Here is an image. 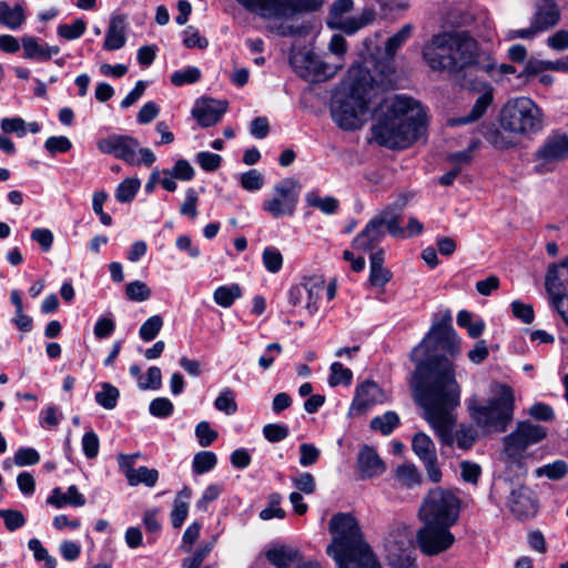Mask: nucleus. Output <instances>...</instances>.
Wrapping results in <instances>:
<instances>
[{
    "label": "nucleus",
    "instance_id": "1",
    "mask_svg": "<svg viewBox=\"0 0 568 568\" xmlns=\"http://www.w3.org/2000/svg\"><path fill=\"white\" fill-rule=\"evenodd\" d=\"M440 348L450 357L460 353V338L448 316L433 324L429 332L409 353L415 368L409 386L424 418L443 440L448 442L456 424L455 409L460 405L462 388L452 359L438 354Z\"/></svg>",
    "mask_w": 568,
    "mask_h": 568
},
{
    "label": "nucleus",
    "instance_id": "2",
    "mask_svg": "<svg viewBox=\"0 0 568 568\" xmlns=\"http://www.w3.org/2000/svg\"><path fill=\"white\" fill-rule=\"evenodd\" d=\"M423 58L432 70L463 77L484 72L490 74L495 63L480 60L477 41L467 32H440L423 48Z\"/></svg>",
    "mask_w": 568,
    "mask_h": 568
},
{
    "label": "nucleus",
    "instance_id": "3",
    "mask_svg": "<svg viewBox=\"0 0 568 568\" xmlns=\"http://www.w3.org/2000/svg\"><path fill=\"white\" fill-rule=\"evenodd\" d=\"M426 131V113L419 103L406 95H395L389 108L372 126L374 140L392 150L412 145Z\"/></svg>",
    "mask_w": 568,
    "mask_h": 568
},
{
    "label": "nucleus",
    "instance_id": "4",
    "mask_svg": "<svg viewBox=\"0 0 568 568\" xmlns=\"http://www.w3.org/2000/svg\"><path fill=\"white\" fill-rule=\"evenodd\" d=\"M332 541L326 548L337 568H382L366 541L358 520L349 513H337L328 523Z\"/></svg>",
    "mask_w": 568,
    "mask_h": 568
},
{
    "label": "nucleus",
    "instance_id": "5",
    "mask_svg": "<svg viewBox=\"0 0 568 568\" xmlns=\"http://www.w3.org/2000/svg\"><path fill=\"white\" fill-rule=\"evenodd\" d=\"M374 79L363 65H353L347 78L334 92L329 112L336 125L344 131H354L362 125L361 118L368 111Z\"/></svg>",
    "mask_w": 568,
    "mask_h": 568
},
{
    "label": "nucleus",
    "instance_id": "6",
    "mask_svg": "<svg viewBox=\"0 0 568 568\" xmlns=\"http://www.w3.org/2000/svg\"><path fill=\"white\" fill-rule=\"evenodd\" d=\"M471 419L487 432L504 433L514 419L515 394L507 384H499L497 395L486 404H468Z\"/></svg>",
    "mask_w": 568,
    "mask_h": 568
},
{
    "label": "nucleus",
    "instance_id": "7",
    "mask_svg": "<svg viewBox=\"0 0 568 568\" xmlns=\"http://www.w3.org/2000/svg\"><path fill=\"white\" fill-rule=\"evenodd\" d=\"M246 11L264 20H288L317 11L324 0H235Z\"/></svg>",
    "mask_w": 568,
    "mask_h": 568
},
{
    "label": "nucleus",
    "instance_id": "8",
    "mask_svg": "<svg viewBox=\"0 0 568 568\" xmlns=\"http://www.w3.org/2000/svg\"><path fill=\"white\" fill-rule=\"evenodd\" d=\"M500 124L513 133H536L542 128L541 111L530 98L519 97L503 108Z\"/></svg>",
    "mask_w": 568,
    "mask_h": 568
},
{
    "label": "nucleus",
    "instance_id": "9",
    "mask_svg": "<svg viewBox=\"0 0 568 568\" xmlns=\"http://www.w3.org/2000/svg\"><path fill=\"white\" fill-rule=\"evenodd\" d=\"M97 148L101 153L112 155L132 166L143 164L150 168L156 160L150 149L141 148L135 138L126 134L113 133L99 139Z\"/></svg>",
    "mask_w": 568,
    "mask_h": 568
},
{
    "label": "nucleus",
    "instance_id": "10",
    "mask_svg": "<svg viewBox=\"0 0 568 568\" xmlns=\"http://www.w3.org/2000/svg\"><path fill=\"white\" fill-rule=\"evenodd\" d=\"M459 498L449 489L440 487L430 489L419 510L423 521L453 526L458 520Z\"/></svg>",
    "mask_w": 568,
    "mask_h": 568
},
{
    "label": "nucleus",
    "instance_id": "11",
    "mask_svg": "<svg viewBox=\"0 0 568 568\" xmlns=\"http://www.w3.org/2000/svg\"><path fill=\"white\" fill-rule=\"evenodd\" d=\"M301 189L300 182L294 178L281 180L274 185L273 195L263 201V211L273 219L293 216L298 204Z\"/></svg>",
    "mask_w": 568,
    "mask_h": 568
},
{
    "label": "nucleus",
    "instance_id": "12",
    "mask_svg": "<svg viewBox=\"0 0 568 568\" xmlns=\"http://www.w3.org/2000/svg\"><path fill=\"white\" fill-rule=\"evenodd\" d=\"M424 526L417 531V544L420 551L427 556H435L447 550L455 541L449 531L452 526L430 524L424 521Z\"/></svg>",
    "mask_w": 568,
    "mask_h": 568
},
{
    "label": "nucleus",
    "instance_id": "13",
    "mask_svg": "<svg viewBox=\"0 0 568 568\" xmlns=\"http://www.w3.org/2000/svg\"><path fill=\"white\" fill-rule=\"evenodd\" d=\"M459 83L465 89L480 92L470 112L455 120L456 124H468L479 120L486 113L494 101V88L488 82L479 80L477 73L463 75Z\"/></svg>",
    "mask_w": 568,
    "mask_h": 568
},
{
    "label": "nucleus",
    "instance_id": "14",
    "mask_svg": "<svg viewBox=\"0 0 568 568\" xmlns=\"http://www.w3.org/2000/svg\"><path fill=\"white\" fill-rule=\"evenodd\" d=\"M546 436L547 432L544 426L520 422L515 430L504 437L505 450L510 457L518 456L527 447L540 443Z\"/></svg>",
    "mask_w": 568,
    "mask_h": 568
},
{
    "label": "nucleus",
    "instance_id": "15",
    "mask_svg": "<svg viewBox=\"0 0 568 568\" xmlns=\"http://www.w3.org/2000/svg\"><path fill=\"white\" fill-rule=\"evenodd\" d=\"M568 158V135L554 133L548 135L544 143L535 153V159L539 162L535 171L546 173L554 170L552 164L564 161Z\"/></svg>",
    "mask_w": 568,
    "mask_h": 568
},
{
    "label": "nucleus",
    "instance_id": "16",
    "mask_svg": "<svg viewBox=\"0 0 568 568\" xmlns=\"http://www.w3.org/2000/svg\"><path fill=\"white\" fill-rule=\"evenodd\" d=\"M290 63L300 78L314 83L325 81L334 74L329 65L311 51L293 53Z\"/></svg>",
    "mask_w": 568,
    "mask_h": 568
},
{
    "label": "nucleus",
    "instance_id": "17",
    "mask_svg": "<svg viewBox=\"0 0 568 568\" xmlns=\"http://www.w3.org/2000/svg\"><path fill=\"white\" fill-rule=\"evenodd\" d=\"M412 448L423 462L428 479L435 484L439 483L443 474L438 466L436 447L432 438L425 433H417L413 437Z\"/></svg>",
    "mask_w": 568,
    "mask_h": 568
},
{
    "label": "nucleus",
    "instance_id": "18",
    "mask_svg": "<svg viewBox=\"0 0 568 568\" xmlns=\"http://www.w3.org/2000/svg\"><path fill=\"white\" fill-rule=\"evenodd\" d=\"M384 393L379 385L371 379L358 384L351 404L349 414L362 415L376 404L383 403Z\"/></svg>",
    "mask_w": 568,
    "mask_h": 568
},
{
    "label": "nucleus",
    "instance_id": "19",
    "mask_svg": "<svg viewBox=\"0 0 568 568\" xmlns=\"http://www.w3.org/2000/svg\"><path fill=\"white\" fill-rule=\"evenodd\" d=\"M508 507L510 513L518 520H526L536 515L538 510V501L532 496L530 489L526 486H520L510 491L508 497Z\"/></svg>",
    "mask_w": 568,
    "mask_h": 568
},
{
    "label": "nucleus",
    "instance_id": "20",
    "mask_svg": "<svg viewBox=\"0 0 568 568\" xmlns=\"http://www.w3.org/2000/svg\"><path fill=\"white\" fill-rule=\"evenodd\" d=\"M226 110V101L210 98L202 99L192 109V116L201 128H209L219 123Z\"/></svg>",
    "mask_w": 568,
    "mask_h": 568
},
{
    "label": "nucleus",
    "instance_id": "21",
    "mask_svg": "<svg viewBox=\"0 0 568 568\" xmlns=\"http://www.w3.org/2000/svg\"><path fill=\"white\" fill-rule=\"evenodd\" d=\"M545 285L551 302L568 297V257L548 268Z\"/></svg>",
    "mask_w": 568,
    "mask_h": 568
},
{
    "label": "nucleus",
    "instance_id": "22",
    "mask_svg": "<svg viewBox=\"0 0 568 568\" xmlns=\"http://www.w3.org/2000/svg\"><path fill=\"white\" fill-rule=\"evenodd\" d=\"M387 561L392 568H419L410 539L405 538L388 545Z\"/></svg>",
    "mask_w": 568,
    "mask_h": 568
},
{
    "label": "nucleus",
    "instance_id": "23",
    "mask_svg": "<svg viewBox=\"0 0 568 568\" xmlns=\"http://www.w3.org/2000/svg\"><path fill=\"white\" fill-rule=\"evenodd\" d=\"M384 236V221L379 217H373L353 240L352 246L362 252L372 251L382 242Z\"/></svg>",
    "mask_w": 568,
    "mask_h": 568
},
{
    "label": "nucleus",
    "instance_id": "24",
    "mask_svg": "<svg viewBox=\"0 0 568 568\" xmlns=\"http://www.w3.org/2000/svg\"><path fill=\"white\" fill-rule=\"evenodd\" d=\"M356 465L361 479L377 477L386 469L377 452L367 445L359 450Z\"/></svg>",
    "mask_w": 568,
    "mask_h": 568
},
{
    "label": "nucleus",
    "instance_id": "25",
    "mask_svg": "<svg viewBox=\"0 0 568 568\" xmlns=\"http://www.w3.org/2000/svg\"><path fill=\"white\" fill-rule=\"evenodd\" d=\"M560 20V10L555 0H538L531 19L532 26L540 32L555 27Z\"/></svg>",
    "mask_w": 568,
    "mask_h": 568
},
{
    "label": "nucleus",
    "instance_id": "26",
    "mask_svg": "<svg viewBox=\"0 0 568 568\" xmlns=\"http://www.w3.org/2000/svg\"><path fill=\"white\" fill-rule=\"evenodd\" d=\"M87 503V499L83 494H81L75 485H71L68 487L67 493H63L60 487H55L51 490V494L47 498V504L53 506L57 509L63 508L65 506L72 507H83Z\"/></svg>",
    "mask_w": 568,
    "mask_h": 568
},
{
    "label": "nucleus",
    "instance_id": "27",
    "mask_svg": "<svg viewBox=\"0 0 568 568\" xmlns=\"http://www.w3.org/2000/svg\"><path fill=\"white\" fill-rule=\"evenodd\" d=\"M125 17L123 14L113 16L106 29L103 49L116 51L125 45Z\"/></svg>",
    "mask_w": 568,
    "mask_h": 568
},
{
    "label": "nucleus",
    "instance_id": "28",
    "mask_svg": "<svg viewBox=\"0 0 568 568\" xmlns=\"http://www.w3.org/2000/svg\"><path fill=\"white\" fill-rule=\"evenodd\" d=\"M26 12L21 3L10 7L7 1H0V24L17 30L26 22Z\"/></svg>",
    "mask_w": 568,
    "mask_h": 568
},
{
    "label": "nucleus",
    "instance_id": "29",
    "mask_svg": "<svg viewBox=\"0 0 568 568\" xmlns=\"http://www.w3.org/2000/svg\"><path fill=\"white\" fill-rule=\"evenodd\" d=\"M304 284L307 290L304 307L310 315H313L318 311V301L324 292L325 283L321 276H310L304 278Z\"/></svg>",
    "mask_w": 568,
    "mask_h": 568
},
{
    "label": "nucleus",
    "instance_id": "30",
    "mask_svg": "<svg viewBox=\"0 0 568 568\" xmlns=\"http://www.w3.org/2000/svg\"><path fill=\"white\" fill-rule=\"evenodd\" d=\"M298 552L290 547L280 546L265 552L266 559L276 568H288L297 558Z\"/></svg>",
    "mask_w": 568,
    "mask_h": 568
},
{
    "label": "nucleus",
    "instance_id": "31",
    "mask_svg": "<svg viewBox=\"0 0 568 568\" xmlns=\"http://www.w3.org/2000/svg\"><path fill=\"white\" fill-rule=\"evenodd\" d=\"M305 201L307 205L316 207L324 214H335L339 207V202L334 196L320 197L317 192L311 191L306 193Z\"/></svg>",
    "mask_w": 568,
    "mask_h": 568
},
{
    "label": "nucleus",
    "instance_id": "32",
    "mask_svg": "<svg viewBox=\"0 0 568 568\" xmlns=\"http://www.w3.org/2000/svg\"><path fill=\"white\" fill-rule=\"evenodd\" d=\"M241 296L242 290L239 284L219 286L213 294L214 302L224 308L231 307Z\"/></svg>",
    "mask_w": 568,
    "mask_h": 568
},
{
    "label": "nucleus",
    "instance_id": "33",
    "mask_svg": "<svg viewBox=\"0 0 568 568\" xmlns=\"http://www.w3.org/2000/svg\"><path fill=\"white\" fill-rule=\"evenodd\" d=\"M399 425V416L393 410H388L382 416H375L371 420V428L378 430L381 434L388 436Z\"/></svg>",
    "mask_w": 568,
    "mask_h": 568
},
{
    "label": "nucleus",
    "instance_id": "34",
    "mask_svg": "<svg viewBox=\"0 0 568 568\" xmlns=\"http://www.w3.org/2000/svg\"><path fill=\"white\" fill-rule=\"evenodd\" d=\"M141 182L136 178L124 179L115 190V200L120 203H130L140 190Z\"/></svg>",
    "mask_w": 568,
    "mask_h": 568
},
{
    "label": "nucleus",
    "instance_id": "35",
    "mask_svg": "<svg viewBox=\"0 0 568 568\" xmlns=\"http://www.w3.org/2000/svg\"><path fill=\"white\" fill-rule=\"evenodd\" d=\"M568 474V464L562 459L546 464L535 470L536 477H547L550 480H560Z\"/></svg>",
    "mask_w": 568,
    "mask_h": 568
},
{
    "label": "nucleus",
    "instance_id": "36",
    "mask_svg": "<svg viewBox=\"0 0 568 568\" xmlns=\"http://www.w3.org/2000/svg\"><path fill=\"white\" fill-rule=\"evenodd\" d=\"M159 479V471L154 468H148L145 466H140L136 468L134 474L128 475V483L130 486H138L140 484L145 485L146 487H154Z\"/></svg>",
    "mask_w": 568,
    "mask_h": 568
},
{
    "label": "nucleus",
    "instance_id": "37",
    "mask_svg": "<svg viewBox=\"0 0 568 568\" xmlns=\"http://www.w3.org/2000/svg\"><path fill=\"white\" fill-rule=\"evenodd\" d=\"M217 464L215 453L210 450L199 452L194 455L192 462V471L202 475L212 470Z\"/></svg>",
    "mask_w": 568,
    "mask_h": 568
},
{
    "label": "nucleus",
    "instance_id": "38",
    "mask_svg": "<svg viewBox=\"0 0 568 568\" xmlns=\"http://www.w3.org/2000/svg\"><path fill=\"white\" fill-rule=\"evenodd\" d=\"M21 44L24 59L44 61V44H41L36 37L23 36L21 38Z\"/></svg>",
    "mask_w": 568,
    "mask_h": 568
},
{
    "label": "nucleus",
    "instance_id": "39",
    "mask_svg": "<svg viewBox=\"0 0 568 568\" xmlns=\"http://www.w3.org/2000/svg\"><path fill=\"white\" fill-rule=\"evenodd\" d=\"M120 397L119 389L110 383H103L102 389L95 393V402L105 409H113Z\"/></svg>",
    "mask_w": 568,
    "mask_h": 568
},
{
    "label": "nucleus",
    "instance_id": "40",
    "mask_svg": "<svg viewBox=\"0 0 568 568\" xmlns=\"http://www.w3.org/2000/svg\"><path fill=\"white\" fill-rule=\"evenodd\" d=\"M331 374L328 376V384L331 387H336L338 385L349 386L353 381V373L349 368L344 367V365L339 362L332 363Z\"/></svg>",
    "mask_w": 568,
    "mask_h": 568
},
{
    "label": "nucleus",
    "instance_id": "41",
    "mask_svg": "<svg viewBox=\"0 0 568 568\" xmlns=\"http://www.w3.org/2000/svg\"><path fill=\"white\" fill-rule=\"evenodd\" d=\"M214 407L226 415L235 414L237 412V404L234 390L230 387L223 388L214 400Z\"/></svg>",
    "mask_w": 568,
    "mask_h": 568
},
{
    "label": "nucleus",
    "instance_id": "42",
    "mask_svg": "<svg viewBox=\"0 0 568 568\" xmlns=\"http://www.w3.org/2000/svg\"><path fill=\"white\" fill-rule=\"evenodd\" d=\"M201 79V71L196 67H187L183 70L174 71L171 77V83L175 87L196 83Z\"/></svg>",
    "mask_w": 568,
    "mask_h": 568
},
{
    "label": "nucleus",
    "instance_id": "43",
    "mask_svg": "<svg viewBox=\"0 0 568 568\" xmlns=\"http://www.w3.org/2000/svg\"><path fill=\"white\" fill-rule=\"evenodd\" d=\"M163 326V318L161 315H153L149 317L140 327L139 336L144 342L155 339Z\"/></svg>",
    "mask_w": 568,
    "mask_h": 568
},
{
    "label": "nucleus",
    "instance_id": "44",
    "mask_svg": "<svg viewBox=\"0 0 568 568\" xmlns=\"http://www.w3.org/2000/svg\"><path fill=\"white\" fill-rule=\"evenodd\" d=\"M151 294V288L142 281L135 280L125 285V295L130 301L144 302Z\"/></svg>",
    "mask_w": 568,
    "mask_h": 568
},
{
    "label": "nucleus",
    "instance_id": "45",
    "mask_svg": "<svg viewBox=\"0 0 568 568\" xmlns=\"http://www.w3.org/2000/svg\"><path fill=\"white\" fill-rule=\"evenodd\" d=\"M87 22L83 19H75L71 24H60L58 27V36L65 40H75L84 34Z\"/></svg>",
    "mask_w": 568,
    "mask_h": 568
},
{
    "label": "nucleus",
    "instance_id": "46",
    "mask_svg": "<svg viewBox=\"0 0 568 568\" xmlns=\"http://www.w3.org/2000/svg\"><path fill=\"white\" fill-rule=\"evenodd\" d=\"M262 261L264 267L270 273H277L281 271L283 266V256L278 248L273 246H267L264 248L262 253Z\"/></svg>",
    "mask_w": 568,
    "mask_h": 568
},
{
    "label": "nucleus",
    "instance_id": "47",
    "mask_svg": "<svg viewBox=\"0 0 568 568\" xmlns=\"http://www.w3.org/2000/svg\"><path fill=\"white\" fill-rule=\"evenodd\" d=\"M282 496L278 493H273L268 496V505L266 508L261 510L260 518L263 520H270L273 518L283 519L286 515L285 510L280 507Z\"/></svg>",
    "mask_w": 568,
    "mask_h": 568
},
{
    "label": "nucleus",
    "instance_id": "48",
    "mask_svg": "<svg viewBox=\"0 0 568 568\" xmlns=\"http://www.w3.org/2000/svg\"><path fill=\"white\" fill-rule=\"evenodd\" d=\"M164 175H171L180 181H191L194 178V169L187 160L180 159L175 162L172 170L164 169Z\"/></svg>",
    "mask_w": 568,
    "mask_h": 568
},
{
    "label": "nucleus",
    "instance_id": "49",
    "mask_svg": "<svg viewBox=\"0 0 568 568\" xmlns=\"http://www.w3.org/2000/svg\"><path fill=\"white\" fill-rule=\"evenodd\" d=\"M395 476L402 485L409 488L420 483V475L414 465L398 466Z\"/></svg>",
    "mask_w": 568,
    "mask_h": 568
},
{
    "label": "nucleus",
    "instance_id": "50",
    "mask_svg": "<svg viewBox=\"0 0 568 568\" xmlns=\"http://www.w3.org/2000/svg\"><path fill=\"white\" fill-rule=\"evenodd\" d=\"M412 27L409 24H405L400 28L398 32L387 39L385 43V52L387 55L392 57L396 53V51L407 41L410 37Z\"/></svg>",
    "mask_w": 568,
    "mask_h": 568
},
{
    "label": "nucleus",
    "instance_id": "51",
    "mask_svg": "<svg viewBox=\"0 0 568 568\" xmlns=\"http://www.w3.org/2000/svg\"><path fill=\"white\" fill-rule=\"evenodd\" d=\"M28 548L33 552V557L37 561H43L45 568H55L57 560L50 556L48 550L42 546L41 541L37 538H32L28 541Z\"/></svg>",
    "mask_w": 568,
    "mask_h": 568
},
{
    "label": "nucleus",
    "instance_id": "52",
    "mask_svg": "<svg viewBox=\"0 0 568 568\" xmlns=\"http://www.w3.org/2000/svg\"><path fill=\"white\" fill-rule=\"evenodd\" d=\"M149 412L156 418H168L173 414L174 405L166 397H156L150 403Z\"/></svg>",
    "mask_w": 568,
    "mask_h": 568
},
{
    "label": "nucleus",
    "instance_id": "53",
    "mask_svg": "<svg viewBox=\"0 0 568 568\" xmlns=\"http://www.w3.org/2000/svg\"><path fill=\"white\" fill-rule=\"evenodd\" d=\"M484 138L494 148L499 150H506L515 145L513 139L505 135L498 128H489L485 133Z\"/></svg>",
    "mask_w": 568,
    "mask_h": 568
},
{
    "label": "nucleus",
    "instance_id": "54",
    "mask_svg": "<svg viewBox=\"0 0 568 568\" xmlns=\"http://www.w3.org/2000/svg\"><path fill=\"white\" fill-rule=\"evenodd\" d=\"M195 436L201 447L211 446L219 437L216 430H214L209 422H200L195 427Z\"/></svg>",
    "mask_w": 568,
    "mask_h": 568
},
{
    "label": "nucleus",
    "instance_id": "55",
    "mask_svg": "<svg viewBox=\"0 0 568 568\" xmlns=\"http://www.w3.org/2000/svg\"><path fill=\"white\" fill-rule=\"evenodd\" d=\"M195 162L205 172H214L222 164V156L209 151L199 152L195 156Z\"/></svg>",
    "mask_w": 568,
    "mask_h": 568
},
{
    "label": "nucleus",
    "instance_id": "56",
    "mask_svg": "<svg viewBox=\"0 0 568 568\" xmlns=\"http://www.w3.org/2000/svg\"><path fill=\"white\" fill-rule=\"evenodd\" d=\"M477 142L473 141L469 146L463 151L450 153L447 161L453 164V168H460V170L469 165L473 160V152L477 148Z\"/></svg>",
    "mask_w": 568,
    "mask_h": 568
},
{
    "label": "nucleus",
    "instance_id": "57",
    "mask_svg": "<svg viewBox=\"0 0 568 568\" xmlns=\"http://www.w3.org/2000/svg\"><path fill=\"white\" fill-rule=\"evenodd\" d=\"M0 518L3 519L4 526L9 531H14L26 525V517L19 510L0 509Z\"/></svg>",
    "mask_w": 568,
    "mask_h": 568
},
{
    "label": "nucleus",
    "instance_id": "58",
    "mask_svg": "<svg viewBox=\"0 0 568 568\" xmlns=\"http://www.w3.org/2000/svg\"><path fill=\"white\" fill-rule=\"evenodd\" d=\"M13 460L19 467L32 466L40 462V454L32 447H20L16 452Z\"/></svg>",
    "mask_w": 568,
    "mask_h": 568
},
{
    "label": "nucleus",
    "instance_id": "59",
    "mask_svg": "<svg viewBox=\"0 0 568 568\" xmlns=\"http://www.w3.org/2000/svg\"><path fill=\"white\" fill-rule=\"evenodd\" d=\"M162 386V373L158 366L149 367L146 372V377L140 378L139 388L140 389H153L158 390Z\"/></svg>",
    "mask_w": 568,
    "mask_h": 568
},
{
    "label": "nucleus",
    "instance_id": "60",
    "mask_svg": "<svg viewBox=\"0 0 568 568\" xmlns=\"http://www.w3.org/2000/svg\"><path fill=\"white\" fill-rule=\"evenodd\" d=\"M262 432L266 440L278 443L288 436L290 428L285 424H266Z\"/></svg>",
    "mask_w": 568,
    "mask_h": 568
},
{
    "label": "nucleus",
    "instance_id": "61",
    "mask_svg": "<svg viewBox=\"0 0 568 568\" xmlns=\"http://www.w3.org/2000/svg\"><path fill=\"white\" fill-rule=\"evenodd\" d=\"M184 38H183V44L189 48H199V49H205L209 45V40L205 37H202L199 32V30L192 26H189L183 31Z\"/></svg>",
    "mask_w": 568,
    "mask_h": 568
},
{
    "label": "nucleus",
    "instance_id": "62",
    "mask_svg": "<svg viewBox=\"0 0 568 568\" xmlns=\"http://www.w3.org/2000/svg\"><path fill=\"white\" fill-rule=\"evenodd\" d=\"M223 491V486L222 485H219V484H211L209 485L201 498L196 501V509L200 510V511H207L209 509V504L213 500H216L220 495L222 494Z\"/></svg>",
    "mask_w": 568,
    "mask_h": 568
},
{
    "label": "nucleus",
    "instance_id": "63",
    "mask_svg": "<svg viewBox=\"0 0 568 568\" xmlns=\"http://www.w3.org/2000/svg\"><path fill=\"white\" fill-rule=\"evenodd\" d=\"M240 183L244 190L254 192L262 189L264 180L257 170L252 169L241 175Z\"/></svg>",
    "mask_w": 568,
    "mask_h": 568
},
{
    "label": "nucleus",
    "instance_id": "64",
    "mask_svg": "<svg viewBox=\"0 0 568 568\" xmlns=\"http://www.w3.org/2000/svg\"><path fill=\"white\" fill-rule=\"evenodd\" d=\"M44 148L51 155H55L58 153L69 152L72 149V143L63 135L50 136L44 142Z\"/></svg>",
    "mask_w": 568,
    "mask_h": 568
}]
</instances>
